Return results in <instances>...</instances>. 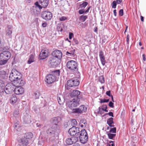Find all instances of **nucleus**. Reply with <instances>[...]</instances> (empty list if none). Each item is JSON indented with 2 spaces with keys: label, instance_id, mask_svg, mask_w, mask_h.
I'll return each mask as SVG.
<instances>
[{
  "label": "nucleus",
  "instance_id": "f257e3e1",
  "mask_svg": "<svg viewBox=\"0 0 146 146\" xmlns=\"http://www.w3.org/2000/svg\"><path fill=\"white\" fill-rule=\"evenodd\" d=\"M22 75L21 73L16 70H13L10 73L9 79L11 82H13L15 85L23 86L25 84V82L22 80Z\"/></svg>",
  "mask_w": 146,
  "mask_h": 146
},
{
  "label": "nucleus",
  "instance_id": "f03ea898",
  "mask_svg": "<svg viewBox=\"0 0 146 146\" xmlns=\"http://www.w3.org/2000/svg\"><path fill=\"white\" fill-rule=\"evenodd\" d=\"M60 75V71L59 70L52 71L50 74L46 76L45 81L48 84H51L57 80Z\"/></svg>",
  "mask_w": 146,
  "mask_h": 146
},
{
  "label": "nucleus",
  "instance_id": "7ed1b4c3",
  "mask_svg": "<svg viewBox=\"0 0 146 146\" xmlns=\"http://www.w3.org/2000/svg\"><path fill=\"white\" fill-rule=\"evenodd\" d=\"M59 132V129L57 127H54V128H50L46 131L47 134L50 136L49 141H54L58 139V135Z\"/></svg>",
  "mask_w": 146,
  "mask_h": 146
},
{
  "label": "nucleus",
  "instance_id": "20e7f679",
  "mask_svg": "<svg viewBox=\"0 0 146 146\" xmlns=\"http://www.w3.org/2000/svg\"><path fill=\"white\" fill-rule=\"evenodd\" d=\"M11 56V53L8 51H4L0 54V65L6 64Z\"/></svg>",
  "mask_w": 146,
  "mask_h": 146
},
{
  "label": "nucleus",
  "instance_id": "39448f33",
  "mask_svg": "<svg viewBox=\"0 0 146 146\" xmlns=\"http://www.w3.org/2000/svg\"><path fill=\"white\" fill-rule=\"evenodd\" d=\"M67 68L73 74L76 73L78 70V64L76 61L72 60L68 61L66 64Z\"/></svg>",
  "mask_w": 146,
  "mask_h": 146
},
{
  "label": "nucleus",
  "instance_id": "423d86ee",
  "mask_svg": "<svg viewBox=\"0 0 146 146\" xmlns=\"http://www.w3.org/2000/svg\"><path fill=\"white\" fill-rule=\"evenodd\" d=\"M79 137L80 142L81 143L84 144L86 143L88 141V137L87 132L85 129L82 130L79 135H78Z\"/></svg>",
  "mask_w": 146,
  "mask_h": 146
},
{
  "label": "nucleus",
  "instance_id": "0eeeda50",
  "mask_svg": "<svg viewBox=\"0 0 146 146\" xmlns=\"http://www.w3.org/2000/svg\"><path fill=\"white\" fill-rule=\"evenodd\" d=\"M33 136V133L31 132L26 133L24 136V138L21 139L20 143L23 145L26 146L28 145L29 141L28 139H30Z\"/></svg>",
  "mask_w": 146,
  "mask_h": 146
},
{
  "label": "nucleus",
  "instance_id": "6e6552de",
  "mask_svg": "<svg viewBox=\"0 0 146 146\" xmlns=\"http://www.w3.org/2000/svg\"><path fill=\"white\" fill-rule=\"evenodd\" d=\"M80 100L79 99L73 98L72 101L68 102L67 104L68 107L71 109H72L79 105Z\"/></svg>",
  "mask_w": 146,
  "mask_h": 146
},
{
  "label": "nucleus",
  "instance_id": "1a4fd4ad",
  "mask_svg": "<svg viewBox=\"0 0 146 146\" xmlns=\"http://www.w3.org/2000/svg\"><path fill=\"white\" fill-rule=\"evenodd\" d=\"M80 92L78 90H71L69 95L71 98L75 99H79L82 98V96L80 94Z\"/></svg>",
  "mask_w": 146,
  "mask_h": 146
},
{
  "label": "nucleus",
  "instance_id": "9d476101",
  "mask_svg": "<svg viewBox=\"0 0 146 146\" xmlns=\"http://www.w3.org/2000/svg\"><path fill=\"white\" fill-rule=\"evenodd\" d=\"M68 132L70 135H76L77 137L78 135H79L80 130L79 128L73 126L69 129Z\"/></svg>",
  "mask_w": 146,
  "mask_h": 146
},
{
  "label": "nucleus",
  "instance_id": "9b49d317",
  "mask_svg": "<svg viewBox=\"0 0 146 146\" xmlns=\"http://www.w3.org/2000/svg\"><path fill=\"white\" fill-rule=\"evenodd\" d=\"M80 82L78 79H71L68 80L67 82L68 86L71 87L78 86Z\"/></svg>",
  "mask_w": 146,
  "mask_h": 146
},
{
  "label": "nucleus",
  "instance_id": "f8f14e48",
  "mask_svg": "<svg viewBox=\"0 0 146 146\" xmlns=\"http://www.w3.org/2000/svg\"><path fill=\"white\" fill-rule=\"evenodd\" d=\"M52 14L50 12L45 11H43L42 14V17L46 20H49L52 17Z\"/></svg>",
  "mask_w": 146,
  "mask_h": 146
},
{
  "label": "nucleus",
  "instance_id": "ddd939ff",
  "mask_svg": "<svg viewBox=\"0 0 146 146\" xmlns=\"http://www.w3.org/2000/svg\"><path fill=\"white\" fill-rule=\"evenodd\" d=\"M14 89L11 84H8L5 86L4 89V92L7 94H10L14 91Z\"/></svg>",
  "mask_w": 146,
  "mask_h": 146
},
{
  "label": "nucleus",
  "instance_id": "4468645a",
  "mask_svg": "<svg viewBox=\"0 0 146 146\" xmlns=\"http://www.w3.org/2000/svg\"><path fill=\"white\" fill-rule=\"evenodd\" d=\"M78 140V137H72L70 138H67L65 142L67 145H70L76 142Z\"/></svg>",
  "mask_w": 146,
  "mask_h": 146
},
{
  "label": "nucleus",
  "instance_id": "2eb2a0df",
  "mask_svg": "<svg viewBox=\"0 0 146 146\" xmlns=\"http://www.w3.org/2000/svg\"><path fill=\"white\" fill-rule=\"evenodd\" d=\"M49 63L50 66L53 68L57 66L59 64L58 59L52 57L50 58Z\"/></svg>",
  "mask_w": 146,
  "mask_h": 146
},
{
  "label": "nucleus",
  "instance_id": "dca6fc26",
  "mask_svg": "<svg viewBox=\"0 0 146 146\" xmlns=\"http://www.w3.org/2000/svg\"><path fill=\"white\" fill-rule=\"evenodd\" d=\"M52 57L54 58L58 59H60L62 57V53L60 51L56 50L53 52L52 53Z\"/></svg>",
  "mask_w": 146,
  "mask_h": 146
},
{
  "label": "nucleus",
  "instance_id": "f3484780",
  "mask_svg": "<svg viewBox=\"0 0 146 146\" xmlns=\"http://www.w3.org/2000/svg\"><path fill=\"white\" fill-rule=\"evenodd\" d=\"M16 86L14 89L15 93L17 95H20L23 94L24 91V89L21 87L22 86H17L15 85Z\"/></svg>",
  "mask_w": 146,
  "mask_h": 146
},
{
  "label": "nucleus",
  "instance_id": "a211bd4d",
  "mask_svg": "<svg viewBox=\"0 0 146 146\" xmlns=\"http://www.w3.org/2000/svg\"><path fill=\"white\" fill-rule=\"evenodd\" d=\"M61 119V118L58 116L53 118L52 119V121L54 124L50 128H54V127H58L57 124L60 122Z\"/></svg>",
  "mask_w": 146,
  "mask_h": 146
},
{
  "label": "nucleus",
  "instance_id": "6ab92c4d",
  "mask_svg": "<svg viewBox=\"0 0 146 146\" xmlns=\"http://www.w3.org/2000/svg\"><path fill=\"white\" fill-rule=\"evenodd\" d=\"M24 121L26 123H29L31 122V116L29 114L26 113L24 114L23 117Z\"/></svg>",
  "mask_w": 146,
  "mask_h": 146
},
{
  "label": "nucleus",
  "instance_id": "aec40b11",
  "mask_svg": "<svg viewBox=\"0 0 146 146\" xmlns=\"http://www.w3.org/2000/svg\"><path fill=\"white\" fill-rule=\"evenodd\" d=\"M35 5L33 7V9L34 13L38 12V13L40 11V9L42 8L38 2H36L35 3Z\"/></svg>",
  "mask_w": 146,
  "mask_h": 146
},
{
  "label": "nucleus",
  "instance_id": "412c9836",
  "mask_svg": "<svg viewBox=\"0 0 146 146\" xmlns=\"http://www.w3.org/2000/svg\"><path fill=\"white\" fill-rule=\"evenodd\" d=\"M49 52L47 50H42L41 51L40 54V59H44L46 58L48 56Z\"/></svg>",
  "mask_w": 146,
  "mask_h": 146
},
{
  "label": "nucleus",
  "instance_id": "4be33fe9",
  "mask_svg": "<svg viewBox=\"0 0 146 146\" xmlns=\"http://www.w3.org/2000/svg\"><path fill=\"white\" fill-rule=\"evenodd\" d=\"M38 3L42 7H46L48 4V0H39Z\"/></svg>",
  "mask_w": 146,
  "mask_h": 146
},
{
  "label": "nucleus",
  "instance_id": "5701e85b",
  "mask_svg": "<svg viewBox=\"0 0 146 146\" xmlns=\"http://www.w3.org/2000/svg\"><path fill=\"white\" fill-rule=\"evenodd\" d=\"M8 74L4 70L0 71V78L3 79L4 80L8 78Z\"/></svg>",
  "mask_w": 146,
  "mask_h": 146
},
{
  "label": "nucleus",
  "instance_id": "b1692460",
  "mask_svg": "<svg viewBox=\"0 0 146 146\" xmlns=\"http://www.w3.org/2000/svg\"><path fill=\"white\" fill-rule=\"evenodd\" d=\"M99 56L102 64L103 66L105 65L106 63V61L105 57L104 56V53L101 50L100 52Z\"/></svg>",
  "mask_w": 146,
  "mask_h": 146
},
{
  "label": "nucleus",
  "instance_id": "393cba45",
  "mask_svg": "<svg viewBox=\"0 0 146 146\" xmlns=\"http://www.w3.org/2000/svg\"><path fill=\"white\" fill-rule=\"evenodd\" d=\"M5 80H2L0 79V92H4V89L5 86Z\"/></svg>",
  "mask_w": 146,
  "mask_h": 146
},
{
  "label": "nucleus",
  "instance_id": "a878e982",
  "mask_svg": "<svg viewBox=\"0 0 146 146\" xmlns=\"http://www.w3.org/2000/svg\"><path fill=\"white\" fill-rule=\"evenodd\" d=\"M107 123L110 127H113L114 125H112L114 123L113 118L112 117H110L107 120Z\"/></svg>",
  "mask_w": 146,
  "mask_h": 146
},
{
  "label": "nucleus",
  "instance_id": "bb28decb",
  "mask_svg": "<svg viewBox=\"0 0 146 146\" xmlns=\"http://www.w3.org/2000/svg\"><path fill=\"white\" fill-rule=\"evenodd\" d=\"M17 98L15 95H13L10 99V102L11 103L13 104L15 103L17 101Z\"/></svg>",
  "mask_w": 146,
  "mask_h": 146
},
{
  "label": "nucleus",
  "instance_id": "cd10ccee",
  "mask_svg": "<svg viewBox=\"0 0 146 146\" xmlns=\"http://www.w3.org/2000/svg\"><path fill=\"white\" fill-rule=\"evenodd\" d=\"M86 121L85 119H82L80 120V125L82 127L85 128L87 125Z\"/></svg>",
  "mask_w": 146,
  "mask_h": 146
},
{
  "label": "nucleus",
  "instance_id": "c85d7f7f",
  "mask_svg": "<svg viewBox=\"0 0 146 146\" xmlns=\"http://www.w3.org/2000/svg\"><path fill=\"white\" fill-rule=\"evenodd\" d=\"M34 61V55L33 54H31L28 60V63L29 64H30Z\"/></svg>",
  "mask_w": 146,
  "mask_h": 146
},
{
  "label": "nucleus",
  "instance_id": "c756f323",
  "mask_svg": "<svg viewBox=\"0 0 146 146\" xmlns=\"http://www.w3.org/2000/svg\"><path fill=\"white\" fill-rule=\"evenodd\" d=\"M13 115L14 117L16 118V119L19 118V110H17L15 111Z\"/></svg>",
  "mask_w": 146,
  "mask_h": 146
},
{
  "label": "nucleus",
  "instance_id": "7c9ffc66",
  "mask_svg": "<svg viewBox=\"0 0 146 146\" xmlns=\"http://www.w3.org/2000/svg\"><path fill=\"white\" fill-rule=\"evenodd\" d=\"M72 110V113H82L79 108H73Z\"/></svg>",
  "mask_w": 146,
  "mask_h": 146
},
{
  "label": "nucleus",
  "instance_id": "2f4dec72",
  "mask_svg": "<svg viewBox=\"0 0 146 146\" xmlns=\"http://www.w3.org/2000/svg\"><path fill=\"white\" fill-rule=\"evenodd\" d=\"M12 33V31L10 29L7 30L6 31V35L8 36L9 38H11V34Z\"/></svg>",
  "mask_w": 146,
  "mask_h": 146
},
{
  "label": "nucleus",
  "instance_id": "473e14b6",
  "mask_svg": "<svg viewBox=\"0 0 146 146\" xmlns=\"http://www.w3.org/2000/svg\"><path fill=\"white\" fill-rule=\"evenodd\" d=\"M74 50L70 51V52L67 51L66 52V54L68 56H73L74 55Z\"/></svg>",
  "mask_w": 146,
  "mask_h": 146
},
{
  "label": "nucleus",
  "instance_id": "72a5a7b5",
  "mask_svg": "<svg viewBox=\"0 0 146 146\" xmlns=\"http://www.w3.org/2000/svg\"><path fill=\"white\" fill-rule=\"evenodd\" d=\"M88 17L87 15H82L80 16V20L83 22H84L86 19Z\"/></svg>",
  "mask_w": 146,
  "mask_h": 146
},
{
  "label": "nucleus",
  "instance_id": "f704fd0d",
  "mask_svg": "<svg viewBox=\"0 0 146 146\" xmlns=\"http://www.w3.org/2000/svg\"><path fill=\"white\" fill-rule=\"evenodd\" d=\"M34 96H35V99H38L40 95V92L39 91H36L34 93Z\"/></svg>",
  "mask_w": 146,
  "mask_h": 146
},
{
  "label": "nucleus",
  "instance_id": "c9c22d12",
  "mask_svg": "<svg viewBox=\"0 0 146 146\" xmlns=\"http://www.w3.org/2000/svg\"><path fill=\"white\" fill-rule=\"evenodd\" d=\"M79 108L80 110L82 113L85 112L86 110V108L83 105H82L80 106Z\"/></svg>",
  "mask_w": 146,
  "mask_h": 146
},
{
  "label": "nucleus",
  "instance_id": "e433bc0d",
  "mask_svg": "<svg viewBox=\"0 0 146 146\" xmlns=\"http://www.w3.org/2000/svg\"><path fill=\"white\" fill-rule=\"evenodd\" d=\"M108 135L109 139H113L114 138L115 135V134H112L110 133H108Z\"/></svg>",
  "mask_w": 146,
  "mask_h": 146
},
{
  "label": "nucleus",
  "instance_id": "4c0bfd02",
  "mask_svg": "<svg viewBox=\"0 0 146 146\" xmlns=\"http://www.w3.org/2000/svg\"><path fill=\"white\" fill-rule=\"evenodd\" d=\"M99 82L101 83H104L105 82L104 78L103 76H100L99 78Z\"/></svg>",
  "mask_w": 146,
  "mask_h": 146
},
{
  "label": "nucleus",
  "instance_id": "58836bf2",
  "mask_svg": "<svg viewBox=\"0 0 146 146\" xmlns=\"http://www.w3.org/2000/svg\"><path fill=\"white\" fill-rule=\"evenodd\" d=\"M88 3L86 2H84L82 3L80 5V7L81 8H85L86 7Z\"/></svg>",
  "mask_w": 146,
  "mask_h": 146
},
{
  "label": "nucleus",
  "instance_id": "ea45409f",
  "mask_svg": "<svg viewBox=\"0 0 146 146\" xmlns=\"http://www.w3.org/2000/svg\"><path fill=\"white\" fill-rule=\"evenodd\" d=\"M57 99L59 104L60 105H62L64 102L63 100H61L60 97L59 96H58Z\"/></svg>",
  "mask_w": 146,
  "mask_h": 146
},
{
  "label": "nucleus",
  "instance_id": "a19ab883",
  "mask_svg": "<svg viewBox=\"0 0 146 146\" xmlns=\"http://www.w3.org/2000/svg\"><path fill=\"white\" fill-rule=\"evenodd\" d=\"M117 3L115 1H113L111 4L112 7L115 9L116 8Z\"/></svg>",
  "mask_w": 146,
  "mask_h": 146
},
{
  "label": "nucleus",
  "instance_id": "79ce46f5",
  "mask_svg": "<svg viewBox=\"0 0 146 146\" xmlns=\"http://www.w3.org/2000/svg\"><path fill=\"white\" fill-rule=\"evenodd\" d=\"M110 132L112 133H116V128L115 127L111 128L110 130Z\"/></svg>",
  "mask_w": 146,
  "mask_h": 146
},
{
  "label": "nucleus",
  "instance_id": "37998d69",
  "mask_svg": "<svg viewBox=\"0 0 146 146\" xmlns=\"http://www.w3.org/2000/svg\"><path fill=\"white\" fill-rule=\"evenodd\" d=\"M102 108L103 110L104 111H105L106 112H107L108 111V110H107V106L106 105H103L102 106Z\"/></svg>",
  "mask_w": 146,
  "mask_h": 146
},
{
  "label": "nucleus",
  "instance_id": "c03bdc74",
  "mask_svg": "<svg viewBox=\"0 0 146 146\" xmlns=\"http://www.w3.org/2000/svg\"><path fill=\"white\" fill-rule=\"evenodd\" d=\"M109 101V99H101L100 101V103H103L105 102H108Z\"/></svg>",
  "mask_w": 146,
  "mask_h": 146
},
{
  "label": "nucleus",
  "instance_id": "a18cd8bd",
  "mask_svg": "<svg viewBox=\"0 0 146 146\" xmlns=\"http://www.w3.org/2000/svg\"><path fill=\"white\" fill-rule=\"evenodd\" d=\"M103 111H104L103 110L102 108L99 107V111H98V113L102 114L104 112Z\"/></svg>",
  "mask_w": 146,
  "mask_h": 146
},
{
  "label": "nucleus",
  "instance_id": "49530a36",
  "mask_svg": "<svg viewBox=\"0 0 146 146\" xmlns=\"http://www.w3.org/2000/svg\"><path fill=\"white\" fill-rule=\"evenodd\" d=\"M67 19V18L65 16H62L59 18L60 21H63Z\"/></svg>",
  "mask_w": 146,
  "mask_h": 146
},
{
  "label": "nucleus",
  "instance_id": "de8ad7c7",
  "mask_svg": "<svg viewBox=\"0 0 146 146\" xmlns=\"http://www.w3.org/2000/svg\"><path fill=\"white\" fill-rule=\"evenodd\" d=\"M123 10L122 9H121L119 10V16H122L123 15Z\"/></svg>",
  "mask_w": 146,
  "mask_h": 146
},
{
  "label": "nucleus",
  "instance_id": "09e8293b",
  "mask_svg": "<svg viewBox=\"0 0 146 146\" xmlns=\"http://www.w3.org/2000/svg\"><path fill=\"white\" fill-rule=\"evenodd\" d=\"M113 105V103L112 102L110 101L109 102V106L110 107L113 108L114 107Z\"/></svg>",
  "mask_w": 146,
  "mask_h": 146
},
{
  "label": "nucleus",
  "instance_id": "8fccbe9b",
  "mask_svg": "<svg viewBox=\"0 0 146 146\" xmlns=\"http://www.w3.org/2000/svg\"><path fill=\"white\" fill-rule=\"evenodd\" d=\"M79 13L81 15L85 13V12L84 11V10L83 9H81L80 10L78 11Z\"/></svg>",
  "mask_w": 146,
  "mask_h": 146
},
{
  "label": "nucleus",
  "instance_id": "3c124183",
  "mask_svg": "<svg viewBox=\"0 0 146 146\" xmlns=\"http://www.w3.org/2000/svg\"><path fill=\"white\" fill-rule=\"evenodd\" d=\"M73 33H70L69 34V38L70 39H71L73 37Z\"/></svg>",
  "mask_w": 146,
  "mask_h": 146
},
{
  "label": "nucleus",
  "instance_id": "603ef678",
  "mask_svg": "<svg viewBox=\"0 0 146 146\" xmlns=\"http://www.w3.org/2000/svg\"><path fill=\"white\" fill-rule=\"evenodd\" d=\"M47 25V23L46 22H45L42 23V26L44 28Z\"/></svg>",
  "mask_w": 146,
  "mask_h": 146
},
{
  "label": "nucleus",
  "instance_id": "864d4df0",
  "mask_svg": "<svg viewBox=\"0 0 146 146\" xmlns=\"http://www.w3.org/2000/svg\"><path fill=\"white\" fill-rule=\"evenodd\" d=\"M106 114H108L110 116H111L112 117H113V112H109L108 113H107Z\"/></svg>",
  "mask_w": 146,
  "mask_h": 146
},
{
  "label": "nucleus",
  "instance_id": "5fc2aeb1",
  "mask_svg": "<svg viewBox=\"0 0 146 146\" xmlns=\"http://www.w3.org/2000/svg\"><path fill=\"white\" fill-rule=\"evenodd\" d=\"M142 57L143 60L144 61H145L146 60V55L145 54H143L142 55Z\"/></svg>",
  "mask_w": 146,
  "mask_h": 146
},
{
  "label": "nucleus",
  "instance_id": "6e6d98bb",
  "mask_svg": "<svg viewBox=\"0 0 146 146\" xmlns=\"http://www.w3.org/2000/svg\"><path fill=\"white\" fill-rule=\"evenodd\" d=\"M110 91H107L106 92V94L108 96H111V95H110Z\"/></svg>",
  "mask_w": 146,
  "mask_h": 146
},
{
  "label": "nucleus",
  "instance_id": "4d7b16f0",
  "mask_svg": "<svg viewBox=\"0 0 146 146\" xmlns=\"http://www.w3.org/2000/svg\"><path fill=\"white\" fill-rule=\"evenodd\" d=\"M117 3V4H119L122 2V0H116L115 1Z\"/></svg>",
  "mask_w": 146,
  "mask_h": 146
},
{
  "label": "nucleus",
  "instance_id": "13d9d810",
  "mask_svg": "<svg viewBox=\"0 0 146 146\" xmlns=\"http://www.w3.org/2000/svg\"><path fill=\"white\" fill-rule=\"evenodd\" d=\"M36 125L37 126V127H40V128H41V127H42L43 126V125H42L38 124V123L36 124Z\"/></svg>",
  "mask_w": 146,
  "mask_h": 146
},
{
  "label": "nucleus",
  "instance_id": "bf43d9fd",
  "mask_svg": "<svg viewBox=\"0 0 146 146\" xmlns=\"http://www.w3.org/2000/svg\"><path fill=\"white\" fill-rule=\"evenodd\" d=\"M127 43H129V37L128 35H127Z\"/></svg>",
  "mask_w": 146,
  "mask_h": 146
},
{
  "label": "nucleus",
  "instance_id": "052dcab7",
  "mask_svg": "<svg viewBox=\"0 0 146 146\" xmlns=\"http://www.w3.org/2000/svg\"><path fill=\"white\" fill-rule=\"evenodd\" d=\"M72 121L73 123H74V125H75L77 124V122L76 120L75 119H73Z\"/></svg>",
  "mask_w": 146,
  "mask_h": 146
},
{
  "label": "nucleus",
  "instance_id": "680f3d73",
  "mask_svg": "<svg viewBox=\"0 0 146 146\" xmlns=\"http://www.w3.org/2000/svg\"><path fill=\"white\" fill-rule=\"evenodd\" d=\"M113 13L115 16H116L117 15V12L116 10L115 9L113 10Z\"/></svg>",
  "mask_w": 146,
  "mask_h": 146
},
{
  "label": "nucleus",
  "instance_id": "e2e57ef3",
  "mask_svg": "<svg viewBox=\"0 0 146 146\" xmlns=\"http://www.w3.org/2000/svg\"><path fill=\"white\" fill-rule=\"evenodd\" d=\"M74 41L76 44H78V41L76 39H74Z\"/></svg>",
  "mask_w": 146,
  "mask_h": 146
},
{
  "label": "nucleus",
  "instance_id": "0e129e2a",
  "mask_svg": "<svg viewBox=\"0 0 146 146\" xmlns=\"http://www.w3.org/2000/svg\"><path fill=\"white\" fill-rule=\"evenodd\" d=\"M90 7H89L85 11V13H88L90 9Z\"/></svg>",
  "mask_w": 146,
  "mask_h": 146
},
{
  "label": "nucleus",
  "instance_id": "69168bd1",
  "mask_svg": "<svg viewBox=\"0 0 146 146\" xmlns=\"http://www.w3.org/2000/svg\"><path fill=\"white\" fill-rule=\"evenodd\" d=\"M73 146H80V145L78 143H76L74 144Z\"/></svg>",
  "mask_w": 146,
  "mask_h": 146
},
{
  "label": "nucleus",
  "instance_id": "338daca9",
  "mask_svg": "<svg viewBox=\"0 0 146 146\" xmlns=\"http://www.w3.org/2000/svg\"><path fill=\"white\" fill-rule=\"evenodd\" d=\"M141 21L143 22L144 21V17L142 16H141Z\"/></svg>",
  "mask_w": 146,
  "mask_h": 146
},
{
  "label": "nucleus",
  "instance_id": "774afa93",
  "mask_svg": "<svg viewBox=\"0 0 146 146\" xmlns=\"http://www.w3.org/2000/svg\"><path fill=\"white\" fill-rule=\"evenodd\" d=\"M94 31L95 32H96L97 31V27H96L94 28Z\"/></svg>",
  "mask_w": 146,
  "mask_h": 146
}]
</instances>
